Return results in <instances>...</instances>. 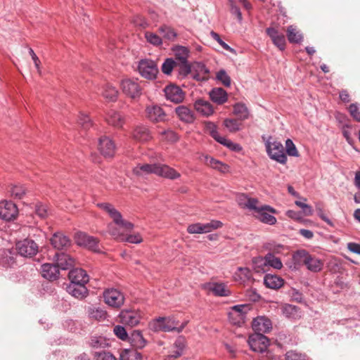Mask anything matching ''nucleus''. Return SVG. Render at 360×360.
Returning <instances> with one entry per match:
<instances>
[{
  "label": "nucleus",
  "instance_id": "58836bf2",
  "mask_svg": "<svg viewBox=\"0 0 360 360\" xmlns=\"http://www.w3.org/2000/svg\"><path fill=\"white\" fill-rule=\"evenodd\" d=\"M210 291L217 296H229L231 295V291L224 283H213L210 288Z\"/></svg>",
  "mask_w": 360,
  "mask_h": 360
},
{
  "label": "nucleus",
  "instance_id": "13d9d810",
  "mask_svg": "<svg viewBox=\"0 0 360 360\" xmlns=\"http://www.w3.org/2000/svg\"><path fill=\"white\" fill-rule=\"evenodd\" d=\"M285 148H286V153L288 155L292 156V157H298L299 153L298 151L295 147V145L292 142L291 139H287L285 141Z\"/></svg>",
  "mask_w": 360,
  "mask_h": 360
},
{
  "label": "nucleus",
  "instance_id": "c85d7f7f",
  "mask_svg": "<svg viewBox=\"0 0 360 360\" xmlns=\"http://www.w3.org/2000/svg\"><path fill=\"white\" fill-rule=\"evenodd\" d=\"M127 340L135 349L143 348L147 342L140 330H134Z\"/></svg>",
  "mask_w": 360,
  "mask_h": 360
},
{
  "label": "nucleus",
  "instance_id": "0eeeda50",
  "mask_svg": "<svg viewBox=\"0 0 360 360\" xmlns=\"http://www.w3.org/2000/svg\"><path fill=\"white\" fill-rule=\"evenodd\" d=\"M142 317V313L134 309L122 310L119 315L120 322L130 327L137 326Z\"/></svg>",
  "mask_w": 360,
  "mask_h": 360
},
{
  "label": "nucleus",
  "instance_id": "b1692460",
  "mask_svg": "<svg viewBox=\"0 0 360 360\" xmlns=\"http://www.w3.org/2000/svg\"><path fill=\"white\" fill-rule=\"evenodd\" d=\"M85 284L86 283H70L67 286V291L73 297L82 300L84 298L88 293Z\"/></svg>",
  "mask_w": 360,
  "mask_h": 360
},
{
  "label": "nucleus",
  "instance_id": "0e129e2a",
  "mask_svg": "<svg viewBox=\"0 0 360 360\" xmlns=\"http://www.w3.org/2000/svg\"><path fill=\"white\" fill-rule=\"evenodd\" d=\"M217 142L226 146L227 148H230L232 150L237 151L240 150V147L239 146V145L233 143V142L226 139L225 137L221 136V138L218 140Z\"/></svg>",
  "mask_w": 360,
  "mask_h": 360
},
{
  "label": "nucleus",
  "instance_id": "ddd939ff",
  "mask_svg": "<svg viewBox=\"0 0 360 360\" xmlns=\"http://www.w3.org/2000/svg\"><path fill=\"white\" fill-rule=\"evenodd\" d=\"M121 88L124 94L130 98H135L141 94V89L136 81L130 79H123Z\"/></svg>",
  "mask_w": 360,
  "mask_h": 360
},
{
  "label": "nucleus",
  "instance_id": "1a4fd4ad",
  "mask_svg": "<svg viewBox=\"0 0 360 360\" xmlns=\"http://www.w3.org/2000/svg\"><path fill=\"white\" fill-rule=\"evenodd\" d=\"M269 345V340L262 333L249 335V347L255 352H264Z\"/></svg>",
  "mask_w": 360,
  "mask_h": 360
},
{
  "label": "nucleus",
  "instance_id": "9d476101",
  "mask_svg": "<svg viewBox=\"0 0 360 360\" xmlns=\"http://www.w3.org/2000/svg\"><path fill=\"white\" fill-rule=\"evenodd\" d=\"M16 250L21 256L32 257L38 252V245L33 240L26 238L16 243Z\"/></svg>",
  "mask_w": 360,
  "mask_h": 360
},
{
  "label": "nucleus",
  "instance_id": "39448f33",
  "mask_svg": "<svg viewBox=\"0 0 360 360\" xmlns=\"http://www.w3.org/2000/svg\"><path fill=\"white\" fill-rule=\"evenodd\" d=\"M247 309V304H239L231 307L228 313L230 323L238 327H241L243 325H245Z\"/></svg>",
  "mask_w": 360,
  "mask_h": 360
},
{
  "label": "nucleus",
  "instance_id": "a878e982",
  "mask_svg": "<svg viewBox=\"0 0 360 360\" xmlns=\"http://www.w3.org/2000/svg\"><path fill=\"white\" fill-rule=\"evenodd\" d=\"M41 275L48 280H55L58 278L59 269L56 264H44L41 268Z\"/></svg>",
  "mask_w": 360,
  "mask_h": 360
},
{
  "label": "nucleus",
  "instance_id": "a211bd4d",
  "mask_svg": "<svg viewBox=\"0 0 360 360\" xmlns=\"http://www.w3.org/2000/svg\"><path fill=\"white\" fill-rule=\"evenodd\" d=\"M309 252L305 250H298L293 252L292 260L288 264V267L292 270L298 269L302 265H305Z\"/></svg>",
  "mask_w": 360,
  "mask_h": 360
},
{
  "label": "nucleus",
  "instance_id": "c9c22d12",
  "mask_svg": "<svg viewBox=\"0 0 360 360\" xmlns=\"http://www.w3.org/2000/svg\"><path fill=\"white\" fill-rule=\"evenodd\" d=\"M106 121L115 127H121L124 124L123 117L114 110H110L107 115Z\"/></svg>",
  "mask_w": 360,
  "mask_h": 360
},
{
  "label": "nucleus",
  "instance_id": "4468645a",
  "mask_svg": "<svg viewBox=\"0 0 360 360\" xmlns=\"http://www.w3.org/2000/svg\"><path fill=\"white\" fill-rule=\"evenodd\" d=\"M252 328L255 333H267L272 328L271 320L265 316H259L253 319L252 322Z\"/></svg>",
  "mask_w": 360,
  "mask_h": 360
},
{
  "label": "nucleus",
  "instance_id": "c03bdc74",
  "mask_svg": "<svg viewBox=\"0 0 360 360\" xmlns=\"http://www.w3.org/2000/svg\"><path fill=\"white\" fill-rule=\"evenodd\" d=\"M283 314L288 319H296L298 316V308L292 304H285L282 307Z\"/></svg>",
  "mask_w": 360,
  "mask_h": 360
},
{
  "label": "nucleus",
  "instance_id": "4c0bfd02",
  "mask_svg": "<svg viewBox=\"0 0 360 360\" xmlns=\"http://www.w3.org/2000/svg\"><path fill=\"white\" fill-rule=\"evenodd\" d=\"M172 50L175 59L177 60L176 63H185L188 60L189 51L186 47L176 46Z\"/></svg>",
  "mask_w": 360,
  "mask_h": 360
},
{
  "label": "nucleus",
  "instance_id": "09e8293b",
  "mask_svg": "<svg viewBox=\"0 0 360 360\" xmlns=\"http://www.w3.org/2000/svg\"><path fill=\"white\" fill-rule=\"evenodd\" d=\"M233 113L238 120H244L248 117V108L245 104L236 103L233 106Z\"/></svg>",
  "mask_w": 360,
  "mask_h": 360
},
{
  "label": "nucleus",
  "instance_id": "72a5a7b5",
  "mask_svg": "<svg viewBox=\"0 0 360 360\" xmlns=\"http://www.w3.org/2000/svg\"><path fill=\"white\" fill-rule=\"evenodd\" d=\"M211 100L218 105L224 103L228 98L227 94L222 88H214L210 92Z\"/></svg>",
  "mask_w": 360,
  "mask_h": 360
},
{
  "label": "nucleus",
  "instance_id": "c756f323",
  "mask_svg": "<svg viewBox=\"0 0 360 360\" xmlns=\"http://www.w3.org/2000/svg\"><path fill=\"white\" fill-rule=\"evenodd\" d=\"M307 257L305 266L309 271L312 272L321 271L323 266V262L321 259L310 254H309Z\"/></svg>",
  "mask_w": 360,
  "mask_h": 360
},
{
  "label": "nucleus",
  "instance_id": "49530a36",
  "mask_svg": "<svg viewBox=\"0 0 360 360\" xmlns=\"http://www.w3.org/2000/svg\"><path fill=\"white\" fill-rule=\"evenodd\" d=\"M159 32L163 38L169 41H173L176 37V33L174 30L167 25L161 26L159 28Z\"/></svg>",
  "mask_w": 360,
  "mask_h": 360
},
{
  "label": "nucleus",
  "instance_id": "423d86ee",
  "mask_svg": "<svg viewBox=\"0 0 360 360\" xmlns=\"http://www.w3.org/2000/svg\"><path fill=\"white\" fill-rule=\"evenodd\" d=\"M138 70L141 75L147 79H154L158 73V68L155 61L149 59L140 60Z\"/></svg>",
  "mask_w": 360,
  "mask_h": 360
},
{
  "label": "nucleus",
  "instance_id": "8fccbe9b",
  "mask_svg": "<svg viewBox=\"0 0 360 360\" xmlns=\"http://www.w3.org/2000/svg\"><path fill=\"white\" fill-rule=\"evenodd\" d=\"M88 314L90 318L94 319L96 320H103L105 318L106 313L104 310L96 308V307H89L88 308Z\"/></svg>",
  "mask_w": 360,
  "mask_h": 360
},
{
  "label": "nucleus",
  "instance_id": "f704fd0d",
  "mask_svg": "<svg viewBox=\"0 0 360 360\" xmlns=\"http://www.w3.org/2000/svg\"><path fill=\"white\" fill-rule=\"evenodd\" d=\"M264 283L269 288L278 289L283 286L284 281L276 275L266 274L264 278Z\"/></svg>",
  "mask_w": 360,
  "mask_h": 360
},
{
  "label": "nucleus",
  "instance_id": "2f4dec72",
  "mask_svg": "<svg viewBox=\"0 0 360 360\" xmlns=\"http://www.w3.org/2000/svg\"><path fill=\"white\" fill-rule=\"evenodd\" d=\"M195 110L205 116H210L214 112V108L211 103L207 101L199 99L195 103Z\"/></svg>",
  "mask_w": 360,
  "mask_h": 360
},
{
  "label": "nucleus",
  "instance_id": "cd10ccee",
  "mask_svg": "<svg viewBox=\"0 0 360 360\" xmlns=\"http://www.w3.org/2000/svg\"><path fill=\"white\" fill-rule=\"evenodd\" d=\"M132 137L136 141L145 142L151 139V135L146 126H137L132 132Z\"/></svg>",
  "mask_w": 360,
  "mask_h": 360
},
{
  "label": "nucleus",
  "instance_id": "473e14b6",
  "mask_svg": "<svg viewBox=\"0 0 360 360\" xmlns=\"http://www.w3.org/2000/svg\"><path fill=\"white\" fill-rule=\"evenodd\" d=\"M157 164H139L133 169V173L139 176L155 174Z\"/></svg>",
  "mask_w": 360,
  "mask_h": 360
},
{
  "label": "nucleus",
  "instance_id": "393cba45",
  "mask_svg": "<svg viewBox=\"0 0 360 360\" xmlns=\"http://www.w3.org/2000/svg\"><path fill=\"white\" fill-rule=\"evenodd\" d=\"M266 33L271 39L273 43L280 50H283L285 49V39L283 33L278 32V31L274 27L267 28Z\"/></svg>",
  "mask_w": 360,
  "mask_h": 360
},
{
  "label": "nucleus",
  "instance_id": "a18cd8bd",
  "mask_svg": "<svg viewBox=\"0 0 360 360\" xmlns=\"http://www.w3.org/2000/svg\"><path fill=\"white\" fill-rule=\"evenodd\" d=\"M121 360H141V354L135 349H125L120 354Z\"/></svg>",
  "mask_w": 360,
  "mask_h": 360
},
{
  "label": "nucleus",
  "instance_id": "bb28decb",
  "mask_svg": "<svg viewBox=\"0 0 360 360\" xmlns=\"http://www.w3.org/2000/svg\"><path fill=\"white\" fill-rule=\"evenodd\" d=\"M70 283H86L89 281V276L82 269H71L68 274Z\"/></svg>",
  "mask_w": 360,
  "mask_h": 360
},
{
  "label": "nucleus",
  "instance_id": "5fc2aeb1",
  "mask_svg": "<svg viewBox=\"0 0 360 360\" xmlns=\"http://www.w3.org/2000/svg\"><path fill=\"white\" fill-rule=\"evenodd\" d=\"M35 213L41 219L46 218L49 215L47 205L41 202H37L35 205Z\"/></svg>",
  "mask_w": 360,
  "mask_h": 360
},
{
  "label": "nucleus",
  "instance_id": "e2e57ef3",
  "mask_svg": "<svg viewBox=\"0 0 360 360\" xmlns=\"http://www.w3.org/2000/svg\"><path fill=\"white\" fill-rule=\"evenodd\" d=\"M210 35L211 37L214 39L216 40L221 46L223 49H224L226 51H229L231 53H235V51L233 49H232L231 47H230L226 43H225L224 41L221 40V39L220 38V36L215 32L214 31H212L210 32Z\"/></svg>",
  "mask_w": 360,
  "mask_h": 360
},
{
  "label": "nucleus",
  "instance_id": "4d7b16f0",
  "mask_svg": "<svg viewBox=\"0 0 360 360\" xmlns=\"http://www.w3.org/2000/svg\"><path fill=\"white\" fill-rule=\"evenodd\" d=\"M205 129L210 134V136L214 139L217 141L221 138L217 130V126L212 122L205 123Z\"/></svg>",
  "mask_w": 360,
  "mask_h": 360
},
{
  "label": "nucleus",
  "instance_id": "603ef678",
  "mask_svg": "<svg viewBox=\"0 0 360 360\" xmlns=\"http://www.w3.org/2000/svg\"><path fill=\"white\" fill-rule=\"evenodd\" d=\"M8 191L11 196L18 199H21L25 194V189L21 186L11 185L8 186Z\"/></svg>",
  "mask_w": 360,
  "mask_h": 360
},
{
  "label": "nucleus",
  "instance_id": "3c124183",
  "mask_svg": "<svg viewBox=\"0 0 360 360\" xmlns=\"http://www.w3.org/2000/svg\"><path fill=\"white\" fill-rule=\"evenodd\" d=\"M103 96L109 101H115L118 96V91L112 86L106 84L103 92Z\"/></svg>",
  "mask_w": 360,
  "mask_h": 360
},
{
  "label": "nucleus",
  "instance_id": "680f3d73",
  "mask_svg": "<svg viewBox=\"0 0 360 360\" xmlns=\"http://www.w3.org/2000/svg\"><path fill=\"white\" fill-rule=\"evenodd\" d=\"M295 205L302 210V214L304 216H311L313 214L312 207L303 202L297 200L295 202Z\"/></svg>",
  "mask_w": 360,
  "mask_h": 360
},
{
  "label": "nucleus",
  "instance_id": "6e6552de",
  "mask_svg": "<svg viewBox=\"0 0 360 360\" xmlns=\"http://www.w3.org/2000/svg\"><path fill=\"white\" fill-rule=\"evenodd\" d=\"M75 242L79 246H84L92 251L99 252V241L96 238L89 236L84 232H78L75 234Z\"/></svg>",
  "mask_w": 360,
  "mask_h": 360
},
{
  "label": "nucleus",
  "instance_id": "864d4df0",
  "mask_svg": "<svg viewBox=\"0 0 360 360\" xmlns=\"http://www.w3.org/2000/svg\"><path fill=\"white\" fill-rule=\"evenodd\" d=\"M285 360H309L305 354L290 350L285 354Z\"/></svg>",
  "mask_w": 360,
  "mask_h": 360
},
{
  "label": "nucleus",
  "instance_id": "9b49d317",
  "mask_svg": "<svg viewBox=\"0 0 360 360\" xmlns=\"http://www.w3.org/2000/svg\"><path fill=\"white\" fill-rule=\"evenodd\" d=\"M221 226L222 223L220 221L212 220L206 224L196 223L191 224L187 227V231L191 234L205 233L221 228Z\"/></svg>",
  "mask_w": 360,
  "mask_h": 360
},
{
  "label": "nucleus",
  "instance_id": "69168bd1",
  "mask_svg": "<svg viewBox=\"0 0 360 360\" xmlns=\"http://www.w3.org/2000/svg\"><path fill=\"white\" fill-rule=\"evenodd\" d=\"M145 37L147 41L153 45H160L162 44L161 37L154 33L146 32Z\"/></svg>",
  "mask_w": 360,
  "mask_h": 360
},
{
  "label": "nucleus",
  "instance_id": "e433bc0d",
  "mask_svg": "<svg viewBox=\"0 0 360 360\" xmlns=\"http://www.w3.org/2000/svg\"><path fill=\"white\" fill-rule=\"evenodd\" d=\"M192 71L195 70L197 72L193 73V77L197 80H205L208 78L209 70L205 66L200 63H195L192 65Z\"/></svg>",
  "mask_w": 360,
  "mask_h": 360
},
{
  "label": "nucleus",
  "instance_id": "f03ea898",
  "mask_svg": "<svg viewBox=\"0 0 360 360\" xmlns=\"http://www.w3.org/2000/svg\"><path fill=\"white\" fill-rule=\"evenodd\" d=\"M188 321L183 322L179 326V321L174 316L159 317L149 323V328L154 332H172L181 333L186 326Z\"/></svg>",
  "mask_w": 360,
  "mask_h": 360
},
{
  "label": "nucleus",
  "instance_id": "6ab92c4d",
  "mask_svg": "<svg viewBox=\"0 0 360 360\" xmlns=\"http://www.w3.org/2000/svg\"><path fill=\"white\" fill-rule=\"evenodd\" d=\"M165 96L167 100L179 103L184 99V93L181 89L176 85H169L165 89Z\"/></svg>",
  "mask_w": 360,
  "mask_h": 360
},
{
  "label": "nucleus",
  "instance_id": "37998d69",
  "mask_svg": "<svg viewBox=\"0 0 360 360\" xmlns=\"http://www.w3.org/2000/svg\"><path fill=\"white\" fill-rule=\"evenodd\" d=\"M225 128L230 132H236L240 130L241 121L238 119H226L224 121Z\"/></svg>",
  "mask_w": 360,
  "mask_h": 360
},
{
  "label": "nucleus",
  "instance_id": "7c9ffc66",
  "mask_svg": "<svg viewBox=\"0 0 360 360\" xmlns=\"http://www.w3.org/2000/svg\"><path fill=\"white\" fill-rule=\"evenodd\" d=\"M175 111L178 117L184 122L191 123L195 119L193 112L186 106L180 105Z\"/></svg>",
  "mask_w": 360,
  "mask_h": 360
},
{
  "label": "nucleus",
  "instance_id": "f257e3e1",
  "mask_svg": "<svg viewBox=\"0 0 360 360\" xmlns=\"http://www.w3.org/2000/svg\"><path fill=\"white\" fill-rule=\"evenodd\" d=\"M249 210H253V217L262 224L273 226L277 223L273 214L278 211L270 205L259 203L256 198H249Z\"/></svg>",
  "mask_w": 360,
  "mask_h": 360
},
{
  "label": "nucleus",
  "instance_id": "6e6d98bb",
  "mask_svg": "<svg viewBox=\"0 0 360 360\" xmlns=\"http://www.w3.org/2000/svg\"><path fill=\"white\" fill-rule=\"evenodd\" d=\"M176 65H177L176 61L172 58H167L162 65V71L166 75H169Z\"/></svg>",
  "mask_w": 360,
  "mask_h": 360
},
{
  "label": "nucleus",
  "instance_id": "aec40b11",
  "mask_svg": "<svg viewBox=\"0 0 360 360\" xmlns=\"http://www.w3.org/2000/svg\"><path fill=\"white\" fill-rule=\"evenodd\" d=\"M155 174L172 180L179 179L181 176L179 172L170 167L169 166L163 164L156 165V170L155 171Z\"/></svg>",
  "mask_w": 360,
  "mask_h": 360
},
{
  "label": "nucleus",
  "instance_id": "79ce46f5",
  "mask_svg": "<svg viewBox=\"0 0 360 360\" xmlns=\"http://www.w3.org/2000/svg\"><path fill=\"white\" fill-rule=\"evenodd\" d=\"M287 37L290 42L299 43L302 39V35L295 27L290 25L287 29Z\"/></svg>",
  "mask_w": 360,
  "mask_h": 360
},
{
  "label": "nucleus",
  "instance_id": "f8f14e48",
  "mask_svg": "<svg viewBox=\"0 0 360 360\" xmlns=\"http://www.w3.org/2000/svg\"><path fill=\"white\" fill-rule=\"evenodd\" d=\"M105 302L110 307L115 309L121 307L124 301V295L116 289H108L103 292Z\"/></svg>",
  "mask_w": 360,
  "mask_h": 360
},
{
  "label": "nucleus",
  "instance_id": "774afa93",
  "mask_svg": "<svg viewBox=\"0 0 360 360\" xmlns=\"http://www.w3.org/2000/svg\"><path fill=\"white\" fill-rule=\"evenodd\" d=\"M95 360H116V358L110 352H102L95 354Z\"/></svg>",
  "mask_w": 360,
  "mask_h": 360
},
{
  "label": "nucleus",
  "instance_id": "f3484780",
  "mask_svg": "<svg viewBox=\"0 0 360 360\" xmlns=\"http://www.w3.org/2000/svg\"><path fill=\"white\" fill-rule=\"evenodd\" d=\"M115 144L108 136H102L99 139L98 150L105 157H112L115 153Z\"/></svg>",
  "mask_w": 360,
  "mask_h": 360
},
{
  "label": "nucleus",
  "instance_id": "2eb2a0df",
  "mask_svg": "<svg viewBox=\"0 0 360 360\" xmlns=\"http://www.w3.org/2000/svg\"><path fill=\"white\" fill-rule=\"evenodd\" d=\"M18 214V209L11 201H1L0 202V217L6 221L14 219Z\"/></svg>",
  "mask_w": 360,
  "mask_h": 360
},
{
  "label": "nucleus",
  "instance_id": "dca6fc26",
  "mask_svg": "<svg viewBox=\"0 0 360 360\" xmlns=\"http://www.w3.org/2000/svg\"><path fill=\"white\" fill-rule=\"evenodd\" d=\"M146 117L153 122H164L167 115L163 109L158 105H148L146 108Z\"/></svg>",
  "mask_w": 360,
  "mask_h": 360
},
{
  "label": "nucleus",
  "instance_id": "a19ab883",
  "mask_svg": "<svg viewBox=\"0 0 360 360\" xmlns=\"http://www.w3.org/2000/svg\"><path fill=\"white\" fill-rule=\"evenodd\" d=\"M205 163L213 169H217L222 173H226L229 171L228 165L214 159L212 157L205 158Z\"/></svg>",
  "mask_w": 360,
  "mask_h": 360
},
{
  "label": "nucleus",
  "instance_id": "412c9836",
  "mask_svg": "<svg viewBox=\"0 0 360 360\" xmlns=\"http://www.w3.org/2000/svg\"><path fill=\"white\" fill-rule=\"evenodd\" d=\"M50 243L54 248L58 250L66 249L71 244L70 238L60 232L55 233L51 238Z\"/></svg>",
  "mask_w": 360,
  "mask_h": 360
},
{
  "label": "nucleus",
  "instance_id": "7ed1b4c3",
  "mask_svg": "<svg viewBox=\"0 0 360 360\" xmlns=\"http://www.w3.org/2000/svg\"><path fill=\"white\" fill-rule=\"evenodd\" d=\"M265 146L266 152L271 159L276 160V162L285 164L287 161V157L284 152V148L282 143L269 137L266 141Z\"/></svg>",
  "mask_w": 360,
  "mask_h": 360
},
{
  "label": "nucleus",
  "instance_id": "338daca9",
  "mask_svg": "<svg viewBox=\"0 0 360 360\" xmlns=\"http://www.w3.org/2000/svg\"><path fill=\"white\" fill-rule=\"evenodd\" d=\"M349 112L356 121L360 122V110L356 103L349 105Z\"/></svg>",
  "mask_w": 360,
  "mask_h": 360
},
{
  "label": "nucleus",
  "instance_id": "de8ad7c7",
  "mask_svg": "<svg viewBox=\"0 0 360 360\" xmlns=\"http://www.w3.org/2000/svg\"><path fill=\"white\" fill-rule=\"evenodd\" d=\"M120 228L116 227L115 225L110 224L108 225V233L116 240L119 241H124V236L122 232L120 231V229H122L123 230L126 231L124 228L119 226ZM129 230H127L128 231Z\"/></svg>",
  "mask_w": 360,
  "mask_h": 360
},
{
  "label": "nucleus",
  "instance_id": "052dcab7",
  "mask_svg": "<svg viewBox=\"0 0 360 360\" xmlns=\"http://www.w3.org/2000/svg\"><path fill=\"white\" fill-rule=\"evenodd\" d=\"M113 332L118 338L122 340H127L129 338L126 329L123 326H115L113 328Z\"/></svg>",
  "mask_w": 360,
  "mask_h": 360
},
{
  "label": "nucleus",
  "instance_id": "5701e85b",
  "mask_svg": "<svg viewBox=\"0 0 360 360\" xmlns=\"http://www.w3.org/2000/svg\"><path fill=\"white\" fill-rule=\"evenodd\" d=\"M56 264L58 269L62 270H68L73 267L75 264V259L70 255L65 253L56 254Z\"/></svg>",
  "mask_w": 360,
  "mask_h": 360
},
{
  "label": "nucleus",
  "instance_id": "20e7f679",
  "mask_svg": "<svg viewBox=\"0 0 360 360\" xmlns=\"http://www.w3.org/2000/svg\"><path fill=\"white\" fill-rule=\"evenodd\" d=\"M97 206L106 212L112 219L114 223L120 226L126 230H132L134 224L122 219L121 213L117 210L111 204L107 202L98 203Z\"/></svg>",
  "mask_w": 360,
  "mask_h": 360
},
{
  "label": "nucleus",
  "instance_id": "4be33fe9",
  "mask_svg": "<svg viewBox=\"0 0 360 360\" xmlns=\"http://www.w3.org/2000/svg\"><path fill=\"white\" fill-rule=\"evenodd\" d=\"M253 262L256 264L258 263L260 265L270 266L276 269H281L283 267V264L280 258L271 253H268L264 258L259 257L254 259Z\"/></svg>",
  "mask_w": 360,
  "mask_h": 360
},
{
  "label": "nucleus",
  "instance_id": "ea45409f",
  "mask_svg": "<svg viewBox=\"0 0 360 360\" xmlns=\"http://www.w3.org/2000/svg\"><path fill=\"white\" fill-rule=\"evenodd\" d=\"M205 163L213 169H217L222 173H226L229 171L228 165L214 159L212 157L205 158Z\"/></svg>",
  "mask_w": 360,
  "mask_h": 360
},
{
  "label": "nucleus",
  "instance_id": "bf43d9fd",
  "mask_svg": "<svg viewBox=\"0 0 360 360\" xmlns=\"http://www.w3.org/2000/svg\"><path fill=\"white\" fill-rule=\"evenodd\" d=\"M248 276V268L239 267L234 274V279L236 281L245 282Z\"/></svg>",
  "mask_w": 360,
  "mask_h": 360
}]
</instances>
